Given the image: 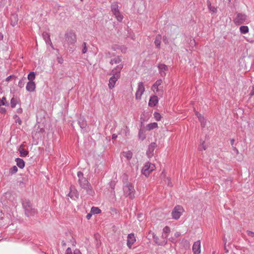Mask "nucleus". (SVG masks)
<instances>
[{"label": "nucleus", "instance_id": "nucleus-57", "mask_svg": "<svg viewBox=\"0 0 254 254\" xmlns=\"http://www.w3.org/2000/svg\"><path fill=\"white\" fill-rule=\"evenodd\" d=\"M13 76V75H10L9 76H8L6 78V81H10V80L11 79V78H12V77Z\"/></svg>", "mask_w": 254, "mask_h": 254}, {"label": "nucleus", "instance_id": "nucleus-36", "mask_svg": "<svg viewBox=\"0 0 254 254\" xmlns=\"http://www.w3.org/2000/svg\"><path fill=\"white\" fill-rule=\"evenodd\" d=\"M101 212V210L98 207H92L91 209V213L94 214H97Z\"/></svg>", "mask_w": 254, "mask_h": 254}, {"label": "nucleus", "instance_id": "nucleus-30", "mask_svg": "<svg viewBox=\"0 0 254 254\" xmlns=\"http://www.w3.org/2000/svg\"><path fill=\"white\" fill-rule=\"evenodd\" d=\"M118 7H119V6H118L117 2H113L111 4V11H112V13L119 11Z\"/></svg>", "mask_w": 254, "mask_h": 254}, {"label": "nucleus", "instance_id": "nucleus-17", "mask_svg": "<svg viewBox=\"0 0 254 254\" xmlns=\"http://www.w3.org/2000/svg\"><path fill=\"white\" fill-rule=\"evenodd\" d=\"M158 102V98L156 96H151L149 101L148 105L149 106H155Z\"/></svg>", "mask_w": 254, "mask_h": 254}, {"label": "nucleus", "instance_id": "nucleus-59", "mask_svg": "<svg viewBox=\"0 0 254 254\" xmlns=\"http://www.w3.org/2000/svg\"><path fill=\"white\" fill-rule=\"evenodd\" d=\"M0 112L2 113H4L6 112V109L4 108H2L0 109Z\"/></svg>", "mask_w": 254, "mask_h": 254}, {"label": "nucleus", "instance_id": "nucleus-49", "mask_svg": "<svg viewBox=\"0 0 254 254\" xmlns=\"http://www.w3.org/2000/svg\"><path fill=\"white\" fill-rule=\"evenodd\" d=\"M105 56L106 58H110L111 57V54L110 52L109 51H106L105 52Z\"/></svg>", "mask_w": 254, "mask_h": 254}, {"label": "nucleus", "instance_id": "nucleus-1", "mask_svg": "<svg viewBox=\"0 0 254 254\" xmlns=\"http://www.w3.org/2000/svg\"><path fill=\"white\" fill-rule=\"evenodd\" d=\"M77 177L78 178V183L80 187L85 190L88 194L93 196L94 194V191L87 179L84 177L83 173L80 171L78 172Z\"/></svg>", "mask_w": 254, "mask_h": 254}, {"label": "nucleus", "instance_id": "nucleus-3", "mask_svg": "<svg viewBox=\"0 0 254 254\" xmlns=\"http://www.w3.org/2000/svg\"><path fill=\"white\" fill-rule=\"evenodd\" d=\"M22 206L24 209L25 214L28 217L32 216L37 213L36 209L33 207L30 201L28 200L23 201Z\"/></svg>", "mask_w": 254, "mask_h": 254}, {"label": "nucleus", "instance_id": "nucleus-27", "mask_svg": "<svg viewBox=\"0 0 254 254\" xmlns=\"http://www.w3.org/2000/svg\"><path fill=\"white\" fill-rule=\"evenodd\" d=\"M161 39L162 37L160 34L157 35L155 38L154 43L157 48H160Z\"/></svg>", "mask_w": 254, "mask_h": 254}, {"label": "nucleus", "instance_id": "nucleus-37", "mask_svg": "<svg viewBox=\"0 0 254 254\" xmlns=\"http://www.w3.org/2000/svg\"><path fill=\"white\" fill-rule=\"evenodd\" d=\"M18 103L17 99L16 98H15L14 97L12 98L10 100V105L11 108H14L15 107L16 104Z\"/></svg>", "mask_w": 254, "mask_h": 254}, {"label": "nucleus", "instance_id": "nucleus-53", "mask_svg": "<svg viewBox=\"0 0 254 254\" xmlns=\"http://www.w3.org/2000/svg\"><path fill=\"white\" fill-rule=\"evenodd\" d=\"M66 253L72 254V251L70 248H68L66 250Z\"/></svg>", "mask_w": 254, "mask_h": 254}, {"label": "nucleus", "instance_id": "nucleus-62", "mask_svg": "<svg viewBox=\"0 0 254 254\" xmlns=\"http://www.w3.org/2000/svg\"><path fill=\"white\" fill-rule=\"evenodd\" d=\"M62 245L63 246V247H64L66 246V243L65 241H62Z\"/></svg>", "mask_w": 254, "mask_h": 254}, {"label": "nucleus", "instance_id": "nucleus-64", "mask_svg": "<svg viewBox=\"0 0 254 254\" xmlns=\"http://www.w3.org/2000/svg\"><path fill=\"white\" fill-rule=\"evenodd\" d=\"M1 101H2V102H6V98L4 97L2 98V99H1Z\"/></svg>", "mask_w": 254, "mask_h": 254}, {"label": "nucleus", "instance_id": "nucleus-39", "mask_svg": "<svg viewBox=\"0 0 254 254\" xmlns=\"http://www.w3.org/2000/svg\"><path fill=\"white\" fill-rule=\"evenodd\" d=\"M154 117L157 121H160L162 118L160 114L158 112H155L154 113Z\"/></svg>", "mask_w": 254, "mask_h": 254}, {"label": "nucleus", "instance_id": "nucleus-20", "mask_svg": "<svg viewBox=\"0 0 254 254\" xmlns=\"http://www.w3.org/2000/svg\"><path fill=\"white\" fill-rule=\"evenodd\" d=\"M162 82V81L161 79L157 80L152 85V88H151L152 90L153 91H155V90H156V92H158V91H159L158 87H159V86H160Z\"/></svg>", "mask_w": 254, "mask_h": 254}, {"label": "nucleus", "instance_id": "nucleus-5", "mask_svg": "<svg viewBox=\"0 0 254 254\" xmlns=\"http://www.w3.org/2000/svg\"><path fill=\"white\" fill-rule=\"evenodd\" d=\"M155 165L153 164L147 162L144 164L142 169V174L147 177L155 169Z\"/></svg>", "mask_w": 254, "mask_h": 254}, {"label": "nucleus", "instance_id": "nucleus-26", "mask_svg": "<svg viewBox=\"0 0 254 254\" xmlns=\"http://www.w3.org/2000/svg\"><path fill=\"white\" fill-rule=\"evenodd\" d=\"M199 121L201 123V126L204 127L205 126L206 121L204 117L202 116L200 114H198V113H196Z\"/></svg>", "mask_w": 254, "mask_h": 254}, {"label": "nucleus", "instance_id": "nucleus-41", "mask_svg": "<svg viewBox=\"0 0 254 254\" xmlns=\"http://www.w3.org/2000/svg\"><path fill=\"white\" fill-rule=\"evenodd\" d=\"M17 168L16 166H14L12 167H11L10 169V173L12 174H14L17 172Z\"/></svg>", "mask_w": 254, "mask_h": 254}, {"label": "nucleus", "instance_id": "nucleus-45", "mask_svg": "<svg viewBox=\"0 0 254 254\" xmlns=\"http://www.w3.org/2000/svg\"><path fill=\"white\" fill-rule=\"evenodd\" d=\"M14 118L16 119L15 121L16 123H18L19 125L21 124L22 121L17 115L14 116Z\"/></svg>", "mask_w": 254, "mask_h": 254}, {"label": "nucleus", "instance_id": "nucleus-10", "mask_svg": "<svg viewBox=\"0 0 254 254\" xmlns=\"http://www.w3.org/2000/svg\"><path fill=\"white\" fill-rule=\"evenodd\" d=\"M66 40L69 44H74L76 41L75 34L72 32H69L66 35Z\"/></svg>", "mask_w": 254, "mask_h": 254}, {"label": "nucleus", "instance_id": "nucleus-33", "mask_svg": "<svg viewBox=\"0 0 254 254\" xmlns=\"http://www.w3.org/2000/svg\"><path fill=\"white\" fill-rule=\"evenodd\" d=\"M26 80V78L25 77H23L18 82V86L22 88L24 87L25 82Z\"/></svg>", "mask_w": 254, "mask_h": 254}, {"label": "nucleus", "instance_id": "nucleus-29", "mask_svg": "<svg viewBox=\"0 0 254 254\" xmlns=\"http://www.w3.org/2000/svg\"><path fill=\"white\" fill-rule=\"evenodd\" d=\"M113 14L115 16L117 20L119 22H121L123 19V15L121 14L120 11L114 12L113 13Z\"/></svg>", "mask_w": 254, "mask_h": 254}, {"label": "nucleus", "instance_id": "nucleus-55", "mask_svg": "<svg viewBox=\"0 0 254 254\" xmlns=\"http://www.w3.org/2000/svg\"><path fill=\"white\" fill-rule=\"evenodd\" d=\"M167 237H168V234H167L163 233L162 235V238H163L164 239H166Z\"/></svg>", "mask_w": 254, "mask_h": 254}, {"label": "nucleus", "instance_id": "nucleus-35", "mask_svg": "<svg viewBox=\"0 0 254 254\" xmlns=\"http://www.w3.org/2000/svg\"><path fill=\"white\" fill-rule=\"evenodd\" d=\"M124 156L128 160H130L132 158V153L131 151L124 152Z\"/></svg>", "mask_w": 254, "mask_h": 254}, {"label": "nucleus", "instance_id": "nucleus-43", "mask_svg": "<svg viewBox=\"0 0 254 254\" xmlns=\"http://www.w3.org/2000/svg\"><path fill=\"white\" fill-rule=\"evenodd\" d=\"M163 233L167 234L170 232V229L168 226H165L163 229Z\"/></svg>", "mask_w": 254, "mask_h": 254}, {"label": "nucleus", "instance_id": "nucleus-25", "mask_svg": "<svg viewBox=\"0 0 254 254\" xmlns=\"http://www.w3.org/2000/svg\"><path fill=\"white\" fill-rule=\"evenodd\" d=\"M199 121L201 123V126L204 127L205 126L206 121L204 117L202 116L200 114H198V113H196Z\"/></svg>", "mask_w": 254, "mask_h": 254}, {"label": "nucleus", "instance_id": "nucleus-24", "mask_svg": "<svg viewBox=\"0 0 254 254\" xmlns=\"http://www.w3.org/2000/svg\"><path fill=\"white\" fill-rule=\"evenodd\" d=\"M122 60L120 57H117L113 59H112L110 62L111 64L113 65L114 64H119L118 65L121 64Z\"/></svg>", "mask_w": 254, "mask_h": 254}, {"label": "nucleus", "instance_id": "nucleus-58", "mask_svg": "<svg viewBox=\"0 0 254 254\" xmlns=\"http://www.w3.org/2000/svg\"><path fill=\"white\" fill-rule=\"evenodd\" d=\"M92 216V214H90V213H88L87 215H86V218L87 219H90L91 217Z\"/></svg>", "mask_w": 254, "mask_h": 254}, {"label": "nucleus", "instance_id": "nucleus-54", "mask_svg": "<svg viewBox=\"0 0 254 254\" xmlns=\"http://www.w3.org/2000/svg\"><path fill=\"white\" fill-rule=\"evenodd\" d=\"M163 40L165 44H167L168 41L166 36H163Z\"/></svg>", "mask_w": 254, "mask_h": 254}, {"label": "nucleus", "instance_id": "nucleus-44", "mask_svg": "<svg viewBox=\"0 0 254 254\" xmlns=\"http://www.w3.org/2000/svg\"><path fill=\"white\" fill-rule=\"evenodd\" d=\"M120 46V45H117V44L114 45L112 46V49L114 51L118 52V51L119 50Z\"/></svg>", "mask_w": 254, "mask_h": 254}, {"label": "nucleus", "instance_id": "nucleus-61", "mask_svg": "<svg viewBox=\"0 0 254 254\" xmlns=\"http://www.w3.org/2000/svg\"><path fill=\"white\" fill-rule=\"evenodd\" d=\"M180 233L179 232H176L175 234V236L176 237H178L180 236Z\"/></svg>", "mask_w": 254, "mask_h": 254}, {"label": "nucleus", "instance_id": "nucleus-19", "mask_svg": "<svg viewBox=\"0 0 254 254\" xmlns=\"http://www.w3.org/2000/svg\"><path fill=\"white\" fill-rule=\"evenodd\" d=\"M18 16L16 14H13L10 16V24L12 26H15L18 22Z\"/></svg>", "mask_w": 254, "mask_h": 254}, {"label": "nucleus", "instance_id": "nucleus-42", "mask_svg": "<svg viewBox=\"0 0 254 254\" xmlns=\"http://www.w3.org/2000/svg\"><path fill=\"white\" fill-rule=\"evenodd\" d=\"M127 50V47H126L124 45H120L119 51H120L122 53H125L126 52Z\"/></svg>", "mask_w": 254, "mask_h": 254}, {"label": "nucleus", "instance_id": "nucleus-52", "mask_svg": "<svg viewBox=\"0 0 254 254\" xmlns=\"http://www.w3.org/2000/svg\"><path fill=\"white\" fill-rule=\"evenodd\" d=\"M73 254H81V253L80 252V251H79V250H78V249H75V250L74 251Z\"/></svg>", "mask_w": 254, "mask_h": 254}, {"label": "nucleus", "instance_id": "nucleus-8", "mask_svg": "<svg viewBox=\"0 0 254 254\" xmlns=\"http://www.w3.org/2000/svg\"><path fill=\"white\" fill-rule=\"evenodd\" d=\"M247 20V15L244 14L238 13L234 19V23L237 25L244 23Z\"/></svg>", "mask_w": 254, "mask_h": 254}, {"label": "nucleus", "instance_id": "nucleus-32", "mask_svg": "<svg viewBox=\"0 0 254 254\" xmlns=\"http://www.w3.org/2000/svg\"><path fill=\"white\" fill-rule=\"evenodd\" d=\"M35 73L34 71H31L28 74L27 78L29 81H33L35 78Z\"/></svg>", "mask_w": 254, "mask_h": 254}, {"label": "nucleus", "instance_id": "nucleus-11", "mask_svg": "<svg viewBox=\"0 0 254 254\" xmlns=\"http://www.w3.org/2000/svg\"><path fill=\"white\" fill-rule=\"evenodd\" d=\"M156 147L157 144L155 142H152L149 145L148 149L146 152L147 155L149 158L151 157L153 155L154 149Z\"/></svg>", "mask_w": 254, "mask_h": 254}, {"label": "nucleus", "instance_id": "nucleus-46", "mask_svg": "<svg viewBox=\"0 0 254 254\" xmlns=\"http://www.w3.org/2000/svg\"><path fill=\"white\" fill-rule=\"evenodd\" d=\"M204 141L202 142L201 146L198 148L199 150H205L206 149V146L204 144Z\"/></svg>", "mask_w": 254, "mask_h": 254}, {"label": "nucleus", "instance_id": "nucleus-16", "mask_svg": "<svg viewBox=\"0 0 254 254\" xmlns=\"http://www.w3.org/2000/svg\"><path fill=\"white\" fill-rule=\"evenodd\" d=\"M36 88V84L34 81H29L27 82L26 89L28 92H33Z\"/></svg>", "mask_w": 254, "mask_h": 254}, {"label": "nucleus", "instance_id": "nucleus-47", "mask_svg": "<svg viewBox=\"0 0 254 254\" xmlns=\"http://www.w3.org/2000/svg\"><path fill=\"white\" fill-rule=\"evenodd\" d=\"M247 233L248 236H251L252 237H254V232L251 231H247Z\"/></svg>", "mask_w": 254, "mask_h": 254}, {"label": "nucleus", "instance_id": "nucleus-50", "mask_svg": "<svg viewBox=\"0 0 254 254\" xmlns=\"http://www.w3.org/2000/svg\"><path fill=\"white\" fill-rule=\"evenodd\" d=\"M57 61H58V62L59 63L62 64L63 63L64 60L62 58L58 57L57 58Z\"/></svg>", "mask_w": 254, "mask_h": 254}, {"label": "nucleus", "instance_id": "nucleus-38", "mask_svg": "<svg viewBox=\"0 0 254 254\" xmlns=\"http://www.w3.org/2000/svg\"><path fill=\"white\" fill-rule=\"evenodd\" d=\"M43 37L46 42L47 43L48 42H50V35L47 32H44L42 34Z\"/></svg>", "mask_w": 254, "mask_h": 254}, {"label": "nucleus", "instance_id": "nucleus-51", "mask_svg": "<svg viewBox=\"0 0 254 254\" xmlns=\"http://www.w3.org/2000/svg\"><path fill=\"white\" fill-rule=\"evenodd\" d=\"M208 7H209V8L210 10H211V11H212V12H216V9L215 7H211V6H210V5L209 6H208Z\"/></svg>", "mask_w": 254, "mask_h": 254}, {"label": "nucleus", "instance_id": "nucleus-12", "mask_svg": "<svg viewBox=\"0 0 254 254\" xmlns=\"http://www.w3.org/2000/svg\"><path fill=\"white\" fill-rule=\"evenodd\" d=\"M136 241L135 237L133 233L128 235L127 240V246L129 248H131L132 245Z\"/></svg>", "mask_w": 254, "mask_h": 254}, {"label": "nucleus", "instance_id": "nucleus-63", "mask_svg": "<svg viewBox=\"0 0 254 254\" xmlns=\"http://www.w3.org/2000/svg\"><path fill=\"white\" fill-rule=\"evenodd\" d=\"M230 142H231V144L232 145H233L234 143V142H235V139H231L230 140Z\"/></svg>", "mask_w": 254, "mask_h": 254}, {"label": "nucleus", "instance_id": "nucleus-22", "mask_svg": "<svg viewBox=\"0 0 254 254\" xmlns=\"http://www.w3.org/2000/svg\"><path fill=\"white\" fill-rule=\"evenodd\" d=\"M18 151L20 154V156L21 157H25L28 154V151L24 149L22 145L20 146Z\"/></svg>", "mask_w": 254, "mask_h": 254}, {"label": "nucleus", "instance_id": "nucleus-56", "mask_svg": "<svg viewBox=\"0 0 254 254\" xmlns=\"http://www.w3.org/2000/svg\"><path fill=\"white\" fill-rule=\"evenodd\" d=\"M233 150L237 153V154H238L239 153V151L237 149L236 147H233Z\"/></svg>", "mask_w": 254, "mask_h": 254}, {"label": "nucleus", "instance_id": "nucleus-21", "mask_svg": "<svg viewBox=\"0 0 254 254\" xmlns=\"http://www.w3.org/2000/svg\"><path fill=\"white\" fill-rule=\"evenodd\" d=\"M68 196H69L72 199H76L78 197V193L76 190H70L68 194Z\"/></svg>", "mask_w": 254, "mask_h": 254}, {"label": "nucleus", "instance_id": "nucleus-23", "mask_svg": "<svg viewBox=\"0 0 254 254\" xmlns=\"http://www.w3.org/2000/svg\"><path fill=\"white\" fill-rule=\"evenodd\" d=\"M15 161L16 162V165L19 168L22 169L24 167L25 162L23 159L20 158H16Z\"/></svg>", "mask_w": 254, "mask_h": 254}, {"label": "nucleus", "instance_id": "nucleus-34", "mask_svg": "<svg viewBox=\"0 0 254 254\" xmlns=\"http://www.w3.org/2000/svg\"><path fill=\"white\" fill-rule=\"evenodd\" d=\"M240 31L242 34H246L249 32V27L247 26H241L240 27Z\"/></svg>", "mask_w": 254, "mask_h": 254}, {"label": "nucleus", "instance_id": "nucleus-15", "mask_svg": "<svg viewBox=\"0 0 254 254\" xmlns=\"http://www.w3.org/2000/svg\"><path fill=\"white\" fill-rule=\"evenodd\" d=\"M117 126V123L115 121H110L106 125L105 129H110L111 131H113Z\"/></svg>", "mask_w": 254, "mask_h": 254}, {"label": "nucleus", "instance_id": "nucleus-28", "mask_svg": "<svg viewBox=\"0 0 254 254\" xmlns=\"http://www.w3.org/2000/svg\"><path fill=\"white\" fill-rule=\"evenodd\" d=\"M147 129L149 130L156 128L158 127V124L156 123H152L148 124L146 126Z\"/></svg>", "mask_w": 254, "mask_h": 254}, {"label": "nucleus", "instance_id": "nucleus-2", "mask_svg": "<svg viewBox=\"0 0 254 254\" xmlns=\"http://www.w3.org/2000/svg\"><path fill=\"white\" fill-rule=\"evenodd\" d=\"M123 67V65L122 64H120L112 69L111 73L112 76L110 78L108 84L109 88L110 89H112L114 87L116 81L120 77L121 70Z\"/></svg>", "mask_w": 254, "mask_h": 254}, {"label": "nucleus", "instance_id": "nucleus-40", "mask_svg": "<svg viewBox=\"0 0 254 254\" xmlns=\"http://www.w3.org/2000/svg\"><path fill=\"white\" fill-rule=\"evenodd\" d=\"M87 51V44L86 42H83L82 44V54H85Z\"/></svg>", "mask_w": 254, "mask_h": 254}, {"label": "nucleus", "instance_id": "nucleus-60", "mask_svg": "<svg viewBox=\"0 0 254 254\" xmlns=\"http://www.w3.org/2000/svg\"><path fill=\"white\" fill-rule=\"evenodd\" d=\"M112 139H116L117 138V135L116 134H113L112 136Z\"/></svg>", "mask_w": 254, "mask_h": 254}, {"label": "nucleus", "instance_id": "nucleus-7", "mask_svg": "<svg viewBox=\"0 0 254 254\" xmlns=\"http://www.w3.org/2000/svg\"><path fill=\"white\" fill-rule=\"evenodd\" d=\"M145 91V87L142 82H139L138 84L137 89L135 93V98L136 100H140L141 96Z\"/></svg>", "mask_w": 254, "mask_h": 254}, {"label": "nucleus", "instance_id": "nucleus-6", "mask_svg": "<svg viewBox=\"0 0 254 254\" xmlns=\"http://www.w3.org/2000/svg\"><path fill=\"white\" fill-rule=\"evenodd\" d=\"M184 209L182 206L180 205L175 206L172 212L173 218L175 219H178L180 217Z\"/></svg>", "mask_w": 254, "mask_h": 254}, {"label": "nucleus", "instance_id": "nucleus-31", "mask_svg": "<svg viewBox=\"0 0 254 254\" xmlns=\"http://www.w3.org/2000/svg\"><path fill=\"white\" fill-rule=\"evenodd\" d=\"M138 137L141 140H144L146 138L145 130L143 129H140L138 132Z\"/></svg>", "mask_w": 254, "mask_h": 254}, {"label": "nucleus", "instance_id": "nucleus-48", "mask_svg": "<svg viewBox=\"0 0 254 254\" xmlns=\"http://www.w3.org/2000/svg\"><path fill=\"white\" fill-rule=\"evenodd\" d=\"M1 105L8 106V104L7 102H2V101H1V99H0V106H1Z\"/></svg>", "mask_w": 254, "mask_h": 254}, {"label": "nucleus", "instance_id": "nucleus-18", "mask_svg": "<svg viewBox=\"0 0 254 254\" xmlns=\"http://www.w3.org/2000/svg\"><path fill=\"white\" fill-rule=\"evenodd\" d=\"M78 123L82 130L84 129L87 126L86 121L83 117H80L78 119Z\"/></svg>", "mask_w": 254, "mask_h": 254}, {"label": "nucleus", "instance_id": "nucleus-4", "mask_svg": "<svg viewBox=\"0 0 254 254\" xmlns=\"http://www.w3.org/2000/svg\"><path fill=\"white\" fill-rule=\"evenodd\" d=\"M124 194L130 198L134 197L135 190L133 185L130 183H127L123 187Z\"/></svg>", "mask_w": 254, "mask_h": 254}, {"label": "nucleus", "instance_id": "nucleus-9", "mask_svg": "<svg viewBox=\"0 0 254 254\" xmlns=\"http://www.w3.org/2000/svg\"><path fill=\"white\" fill-rule=\"evenodd\" d=\"M148 236L150 237H152L155 243L159 246H164L167 243V241L166 240H164L162 241H160L159 238L156 236L154 233L151 231L149 232Z\"/></svg>", "mask_w": 254, "mask_h": 254}, {"label": "nucleus", "instance_id": "nucleus-13", "mask_svg": "<svg viewBox=\"0 0 254 254\" xmlns=\"http://www.w3.org/2000/svg\"><path fill=\"white\" fill-rule=\"evenodd\" d=\"M158 67L159 70V72L162 77H164L166 75L165 71L168 70V67L167 65L163 64H158Z\"/></svg>", "mask_w": 254, "mask_h": 254}, {"label": "nucleus", "instance_id": "nucleus-14", "mask_svg": "<svg viewBox=\"0 0 254 254\" xmlns=\"http://www.w3.org/2000/svg\"><path fill=\"white\" fill-rule=\"evenodd\" d=\"M192 251L194 254H199L200 253V241L198 240L195 242L192 246Z\"/></svg>", "mask_w": 254, "mask_h": 254}]
</instances>
